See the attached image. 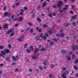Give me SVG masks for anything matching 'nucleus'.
Returning a JSON list of instances; mask_svg holds the SVG:
<instances>
[{"label": "nucleus", "mask_w": 78, "mask_h": 78, "mask_svg": "<svg viewBox=\"0 0 78 78\" xmlns=\"http://www.w3.org/2000/svg\"><path fill=\"white\" fill-rule=\"evenodd\" d=\"M62 5H63V2L62 1H59L58 3L57 4V7L59 8H60Z\"/></svg>", "instance_id": "1"}, {"label": "nucleus", "mask_w": 78, "mask_h": 78, "mask_svg": "<svg viewBox=\"0 0 78 78\" xmlns=\"http://www.w3.org/2000/svg\"><path fill=\"white\" fill-rule=\"evenodd\" d=\"M67 74H68V72H67V71H66L63 73V74L61 75V76L62 78H66V75H67Z\"/></svg>", "instance_id": "2"}, {"label": "nucleus", "mask_w": 78, "mask_h": 78, "mask_svg": "<svg viewBox=\"0 0 78 78\" xmlns=\"http://www.w3.org/2000/svg\"><path fill=\"white\" fill-rule=\"evenodd\" d=\"M72 48L73 51L75 50L76 48V50H78V47L77 45H76L75 46H74V45H73L72 46Z\"/></svg>", "instance_id": "3"}, {"label": "nucleus", "mask_w": 78, "mask_h": 78, "mask_svg": "<svg viewBox=\"0 0 78 78\" xmlns=\"http://www.w3.org/2000/svg\"><path fill=\"white\" fill-rule=\"evenodd\" d=\"M64 36V34H60V35H59L58 34H57L56 35L57 37H63Z\"/></svg>", "instance_id": "4"}, {"label": "nucleus", "mask_w": 78, "mask_h": 78, "mask_svg": "<svg viewBox=\"0 0 78 78\" xmlns=\"http://www.w3.org/2000/svg\"><path fill=\"white\" fill-rule=\"evenodd\" d=\"M24 35H23L21 37V39H20V38L18 39V41H19V42H22V39H24Z\"/></svg>", "instance_id": "5"}, {"label": "nucleus", "mask_w": 78, "mask_h": 78, "mask_svg": "<svg viewBox=\"0 0 78 78\" xmlns=\"http://www.w3.org/2000/svg\"><path fill=\"white\" fill-rule=\"evenodd\" d=\"M10 15L11 13L9 14L8 13V12H5L4 13L5 16H8L9 17H10Z\"/></svg>", "instance_id": "6"}, {"label": "nucleus", "mask_w": 78, "mask_h": 78, "mask_svg": "<svg viewBox=\"0 0 78 78\" xmlns=\"http://www.w3.org/2000/svg\"><path fill=\"white\" fill-rule=\"evenodd\" d=\"M65 8H64L63 9V11H65V10H67L68 8H69V6H68L67 5H65Z\"/></svg>", "instance_id": "7"}, {"label": "nucleus", "mask_w": 78, "mask_h": 78, "mask_svg": "<svg viewBox=\"0 0 78 78\" xmlns=\"http://www.w3.org/2000/svg\"><path fill=\"white\" fill-rule=\"evenodd\" d=\"M14 31V29H12L9 30V31H7V34H9V33H11V32H12V31Z\"/></svg>", "instance_id": "8"}, {"label": "nucleus", "mask_w": 78, "mask_h": 78, "mask_svg": "<svg viewBox=\"0 0 78 78\" xmlns=\"http://www.w3.org/2000/svg\"><path fill=\"white\" fill-rule=\"evenodd\" d=\"M47 3V2H45L42 5V7H45V6H46V4Z\"/></svg>", "instance_id": "9"}, {"label": "nucleus", "mask_w": 78, "mask_h": 78, "mask_svg": "<svg viewBox=\"0 0 78 78\" xmlns=\"http://www.w3.org/2000/svg\"><path fill=\"white\" fill-rule=\"evenodd\" d=\"M18 56H17L16 57V58L15 57L12 56V58L13 60H14V61H16V59H18Z\"/></svg>", "instance_id": "10"}, {"label": "nucleus", "mask_w": 78, "mask_h": 78, "mask_svg": "<svg viewBox=\"0 0 78 78\" xmlns=\"http://www.w3.org/2000/svg\"><path fill=\"white\" fill-rule=\"evenodd\" d=\"M37 51H39V48H37L35 49L34 51V53H36Z\"/></svg>", "instance_id": "11"}, {"label": "nucleus", "mask_w": 78, "mask_h": 78, "mask_svg": "<svg viewBox=\"0 0 78 78\" xmlns=\"http://www.w3.org/2000/svg\"><path fill=\"white\" fill-rule=\"evenodd\" d=\"M73 68L75 70H78V67L76 66H74Z\"/></svg>", "instance_id": "12"}, {"label": "nucleus", "mask_w": 78, "mask_h": 78, "mask_svg": "<svg viewBox=\"0 0 78 78\" xmlns=\"http://www.w3.org/2000/svg\"><path fill=\"white\" fill-rule=\"evenodd\" d=\"M67 52V51L65 50H62L61 51V53L62 54H63V53H66Z\"/></svg>", "instance_id": "13"}, {"label": "nucleus", "mask_w": 78, "mask_h": 78, "mask_svg": "<svg viewBox=\"0 0 78 78\" xmlns=\"http://www.w3.org/2000/svg\"><path fill=\"white\" fill-rule=\"evenodd\" d=\"M23 17H20L19 18V21H20V22H21V21H22V20H23Z\"/></svg>", "instance_id": "14"}, {"label": "nucleus", "mask_w": 78, "mask_h": 78, "mask_svg": "<svg viewBox=\"0 0 78 78\" xmlns=\"http://www.w3.org/2000/svg\"><path fill=\"white\" fill-rule=\"evenodd\" d=\"M47 60H44V62H43V64L44 66H46L47 63Z\"/></svg>", "instance_id": "15"}, {"label": "nucleus", "mask_w": 78, "mask_h": 78, "mask_svg": "<svg viewBox=\"0 0 78 78\" xmlns=\"http://www.w3.org/2000/svg\"><path fill=\"white\" fill-rule=\"evenodd\" d=\"M77 17V16H76V15L74 16H73L72 17V19H76V18Z\"/></svg>", "instance_id": "16"}, {"label": "nucleus", "mask_w": 78, "mask_h": 78, "mask_svg": "<svg viewBox=\"0 0 78 78\" xmlns=\"http://www.w3.org/2000/svg\"><path fill=\"white\" fill-rule=\"evenodd\" d=\"M69 55H67L66 56V57L67 58H68L67 60H68V61H70V60H71V58L69 57Z\"/></svg>", "instance_id": "17"}, {"label": "nucleus", "mask_w": 78, "mask_h": 78, "mask_svg": "<svg viewBox=\"0 0 78 78\" xmlns=\"http://www.w3.org/2000/svg\"><path fill=\"white\" fill-rule=\"evenodd\" d=\"M32 58L34 59H35L37 58V57L35 55H33L32 56Z\"/></svg>", "instance_id": "18"}, {"label": "nucleus", "mask_w": 78, "mask_h": 78, "mask_svg": "<svg viewBox=\"0 0 78 78\" xmlns=\"http://www.w3.org/2000/svg\"><path fill=\"white\" fill-rule=\"evenodd\" d=\"M40 51H46V49H45V48H42L41 49Z\"/></svg>", "instance_id": "19"}, {"label": "nucleus", "mask_w": 78, "mask_h": 78, "mask_svg": "<svg viewBox=\"0 0 78 78\" xmlns=\"http://www.w3.org/2000/svg\"><path fill=\"white\" fill-rule=\"evenodd\" d=\"M5 53H9V50L8 49H6L5 50Z\"/></svg>", "instance_id": "20"}, {"label": "nucleus", "mask_w": 78, "mask_h": 78, "mask_svg": "<svg viewBox=\"0 0 78 78\" xmlns=\"http://www.w3.org/2000/svg\"><path fill=\"white\" fill-rule=\"evenodd\" d=\"M48 32L50 34H53V32L50 30L48 31Z\"/></svg>", "instance_id": "21"}, {"label": "nucleus", "mask_w": 78, "mask_h": 78, "mask_svg": "<svg viewBox=\"0 0 78 78\" xmlns=\"http://www.w3.org/2000/svg\"><path fill=\"white\" fill-rule=\"evenodd\" d=\"M26 51L27 53H30V52H31V50H30V49H27Z\"/></svg>", "instance_id": "22"}, {"label": "nucleus", "mask_w": 78, "mask_h": 78, "mask_svg": "<svg viewBox=\"0 0 78 78\" xmlns=\"http://www.w3.org/2000/svg\"><path fill=\"white\" fill-rule=\"evenodd\" d=\"M51 68L52 69H53V68H54V67H55V65H53V64H52L51 65Z\"/></svg>", "instance_id": "23"}, {"label": "nucleus", "mask_w": 78, "mask_h": 78, "mask_svg": "<svg viewBox=\"0 0 78 78\" xmlns=\"http://www.w3.org/2000/svg\"><path fill=\"white\" fill-rule=\"evenodd\" d=\"M8 25L5 24L4 25V27L5 28H8Z\"/></svg>", "instance_id": "24"}, {"label": "nucleus", "mask_w": 78, "mask_h": 78, "mask_svg": "<svg viewBox=\"0 0 78 78\" xmlns=\"http://www.w3.org/2000/svg\"><path fill=\"white\" fill-rule=\"evenodd\" d=\"M49 17H53V16H52V14L51 13H50L49 14Z\"/></svg>", "instance_id": "25"}, {"label": "nucleus", "mask_w": 78, "mask_h": 78, "mask_svg": "<svg viewBox=\"0 0 78 78\" xmlns=\"http://www.w3.org/2000/svg\"><path fill=\"white\" fill-rule=\"evenodd\" d=\"M30 33H33V29H31L30 30Z\"/></svg>", "instance_id": "26"}, {"label": "nucleus", "mask_w": 78, "mask_h": 78, "mask_svg": "<svg viewBox=\"0 0 78 78\" xmlns=\"http://www.w3.org/2000/svg\"><path fill=\"white\" fill-rule=\"evenodd\" d=\"M62 69H63V70H66L67 69V68H66V67H63L62 68Z\"/></svg>", "instance_id": "27"}, {"label": "nucleus", "mask_w": 78, "mask_h": 78, "mask_svg": "<svg viewBox=\"0 0 78 78\" xmlns=\"http://www.w3.org/2000/svg\"><path fill=\"white\" fill-rule=\"evenodd\" d=\"M43 37L44 40L47 39V36H44Z\"/></svg>", "instance_id": "28"}, {"label": "nucleus", "mask_w": 78, "mask_h": 78, "mask_svg": "<svg viewBox=\"0 0 78 78\" xmlns=\"http://www.w3.org/2000/svg\"><path fill=\"white\" fill-rule=\"evenodd\" d=\"M40 37H43V34L42 33H41L40 35Z\"/></svg>", "instance_id": "29"}, {"label": "nucleus", "mask_w": 78, "mask_h": 78, "mask_svg": "<svg viewBox=\"0 0 78 78\" xmlns=\"http://www.w3.org/2000/svg\"><path fill=\"white\" fill-rule=\"evenodd\" d=\"M30 48L32 51H33V46H31Z\"/></svg>", "instance_id": "30"}, {"label": "nucleus", "mask_w": 78, "mask_h": 78, "mask_svg": "<svg viewBox=\"0 0 78 78\" xmlns=\"http://www.w3.org/2000/svg\"><path fill=\"white\" fill-rule=\"evenodd\" d=\"M14 15H12V16H11V19H14Z\"/></svg>", "instance_id": "31"}, {"label": "nucleus", "mask_w": 78, "mask_h": 78, "mask_svg": "<svg viewBox=\"0 0 78 78\" xmlns=\"http://www.w3.org/2000/svg\"><path fill=\"white\" fill-rule=\"evenodd\" d=\"M3 9L4 11H5L6 9V7H4V8H3Z\"/></svg>", "instance_id": "32"}, {"label": "nucleus", "mask_w": 78, "mask_h": 78, "mask_svg": "<svg viewBox=\"0 0 78 78\" xmlns=\"http://www.w3.org/2000/svg\"><path fill=\"white\" fill-rule=\"evenodd\" d=\"M28 25L29 26H31V25H32V24L31 23H28Z\"/></svg>", "instance_id": "33"}, {"label": "nucleus", "mask_w": 78, "mask_h": 78, "mask_svg": "<svg viewBox=\"0 0 78 78\" xmlns=\"http://www.w3.org/2000/svg\"><path fill=\"white\" fill-rule=\"evenodd\" d=\"M1 53L3 55H5L6 54V53H5V52L4 51H2Z\"/></svg>", "instance_id": "34"}, {"label": "nucleus", "mask_w": 78, "mask_h": 78, "mask_svg": "<svg viewBox=\"0 0 78 78\" xmlns=\"http://www.w3.org/2000/svg\"><path fill=\"white\" fill-rule=\"evenodd\" d=\"M39 36H38L36 37V40L37 41L39 40Z\"/></svg>", "instance_id": "35"}, {"label": "nucleus", "mask_w": 78, "mask_h": 78, "mask_svg": "<svg viewBox=\"0 0 78 78\" xmlns=\"http://www.w3.org/2000/svg\"><path fill=\"white\" fill-rule=\"evenodd\" d=\"M53 8H57V6L55 5H53L52 6Z\"/></svg>", "instance_id": "36"}, {"label": "nucleus", "mask_w": 78, "mask_h": 78, "mask_svg": "<svg viewBox=\"0 0 78 78\" xmlns=\"http://www.w3.org/2000/svg\"><path fill=\"white\" fill-rule=\"evenodd\" d=\"M69 25H70V23H67L66 24V27H68V26H69Z\"/></svg>", "instance_id": "37"}, {"label": "nucleus", "mask_w": 78, "mask_h": 78, "mask_svg": "<svg viewBox=\"0 0 78 78\" xmlns=\"http://www.w3.org/2000/svg\"><path fill=\"white\" fill-rule=\"evenodd\" d=\"M45 36H46V37H48L49 35H48V34L47 33H46L45 34Z\"/></svg>", "instance_id": "38"}, {"label": "nucleus", "mask_w": 78, "mask_h": 78, "mask_svg": "<svg viewBox=\"0 0 78 78\" xmlns=\"http://www.w3.org/2000/svg\"><path fill=\"white\" fill-rule=\"evenodd\" d=\"M75 62L76 63H78V59H76V60L75 61Z\"/></svg>", "instance_id": "39"}, {"label": "nucleus", "mask_w": 78, "mask_h": 78, "mask_svg": "<svg viewBox=\"0 0 78 78\" xmlns=\"http://www.w3.org/2000/svg\"><path fill=\"white\" fill-rule=\"evenodd\" d=\"M49 76L50 78H52V75L51 74H49Z\"/></svg>", "instance_id": "40"}, {"label": "nucleus", "mask_w": 78, "mask_h": 78, "mask_svg": "<svg viewBox=\"0 0 78 78\" xmlns=\"http://www.w3.org/2000/svg\"><path fill=\"white\" fill-rule=\"evenodd\" d=\"M70 14H73V11H70Z\"/></svg>", "instance_id": "41"}, {"label": "nucleus", "mask_w": 78, "mask_h": 78, "mask_svg": "<svg viewBox=\"0 0 78 78\" xmlns=\"http://www.w3.org/2000/svg\"><path fill=\"white\" fill-rule=\"evenodd\" d=\"M44 27V28H47V25L46 24H44V26H43Z\"/></svg>", "instance_id": "42"}, {"label": "nucleus", "mask_w": 78, "mask_h": 78, "mask_svg": "<svg viewBox=\"0 0 78 78\" xmlns=\"http://www.w3.org/2000/svg\"><path fill=\"white\" fill-rule=\"evenodd\" d=\"M59 11L61 12V13H62L63 12V11H62V10L60 9L59 10Z\"/></svg>", "instance_id": "43"}, {"label": "nucleus", "mask_w": 78, "mask_h": 78, "mask_svg": "<svg viewBox=\"0 0 78 78\" xmlns=\"http://www.w3.org/2000/svg\"><path fill=\"white\" fill-rule=\"evenodd\" d=\"M14 33H12L11 34H10V36H14Z\"/></svg>", "instance_id": "44"}, {"label": "nucleus", "mask_w": 78, "mask_h": 78, "mask_svg": "<svg viewBox=\"0 0 78 78\" xmlns=\"http://www.w3.org/2000/svg\"><path fill=\"white\" fill-rule=\"evenodd\" d=\"M3 48H4L3 46H0V48L1 49H3Z\"/></svg>", "instance_id": "45"}, {"label": "nucleus", "mask_w": 78, "mask_h": 78, "mask_svg": "<svg viewBox=\"0 0 78 78\" xmlns=\"http://www.w3.org/2000/svg\"><path fill=\"white\" fill-rule=\"evenodd\" d=\"M75 57V54H73V56H72V58H74Z\"/></svg>", "instance_id": "46"}, {"label": "nucleus", "mask_w": 78, "mask_h": 78, "mask_svg": "<svg viewBox=\"0 0 78 78\" xmlns=\"http://www.w3.org/2000/svg\"><path fill=\"white\" fill-rule=\"evenodd\" d=\"M53 44H54L53 42H50L49 44H50V45H53Z\"/></svg>", "instance_id": "47"}, {"label": "nucleus", "mask_w": 78, "mask_h": 78, "mask_svg": "<svg viewBox=\"0 0 78 78\" xmlns=\"http://www.w3.org/2000/svg\"><path fill=\"white\" fill-rule=\"evenodd\" d=\"M72 25L75 26L76 25V23L75 22H73L72 23Z\"/></svg>", "instance_id": "48"}, {"label": "nucleus", "mask_w": 78, "mask_h": 78, "mask_svg": "<svg viewBox=\"0 0 78 78\" xmlns=\"http://www.w3.org/2000/svg\"><path fill=\"white\" fill-rule=\"evenodd\" d=\"M39 69H41V70H43V68H42V67H40Z\"/></svg>", "instance_id": "49"}, {"label": "nucleus", "mask_w": 78, "mask_h": 78, "mask_svg": "<svg viewBox=\"0 0 78 78\" xmlns=\"http://www.w3.org/2000/svg\"><path fill=\"white\" fill-rule=\"evenodd\" d=\"M54 41H55V42H57V41H58L57 40H56V38H54Z\"/></svg>", "instance_id": "50"}, {"label": "nucleus", "mask_w": 78, "mask_h": 78, "mask_svg": "<svg viewBox=\"0 0 78 78\" xmlns=\"http://www.w3.org/2000/svg\"><path fill=\"white\" fill-rule=\"evenodd\" d=\"M53 16H56V13H54L53 14Z\"/></svg>", "instance_id": "51"}, {"label": "nucleus", "mask_w": 78, "mask_h": 78, "mask_svg": "<svg viewBox=\"0 0 78 78\" xmlns=\"http://www.w3.org/2000/svg\"><path fill=\"white\" fill-rule=\"evenodd\" d=\"M3 66V64H0V67H2Z\"/></svg>", "instance_id": "52"}, {"label": "nucleus", "mask_w": 78, "mask_h": 78, "mask_svg": "<svg viewBox=\"0 0 78 78\" xmlns=\"http://www.w3.org/2000/svg\"><path fill=\"white\" fill-rule=\"evenodd\" d=\"M24 9V10H27V9H28V8H27V7H25Z\"/></svg>", "instance_id": "53"}, {"label": "nucleus", "mask_w": 78, "mask_h": 78, "mask_svg": "<svg viewBox=\"0 0 78 78\" xmlns=\"http://www.w3.org/2000/svg\"><path fill=\"white\" fill-rule=\"evenodd\" d=\"M16 6H18V5H19V3H16Z\"/></svg>", "instance_id": "54"}, {"label": "nucleus", "mask_w": 78, "mask_h": 78, "mask_svg": "<svg viewBox=\"0 0 78 78\" xmlns=\"http://www.w3.org/2000/svg\"><path fill=\"white\" fill-rule=\"evenodd\" d=\"M60 22H61V20H58L57 21V23H60Z\"/></svg>", "instance_id": "55"}, {"label": "nucleus", "mask_w": 78, "mask_h": 78, "mask_svg": "<svg viewBox=\"0 0 78 78\" xmlns=\"http://www.w3.org/2000/svg\"><path fill=\"white\" fill-rule=\"evenodd\" d=\"M73 53V52H72V51H70L69 53V55H72V54Z\"/></svg>", "instance_id": "56"}, {"label": "nucleus", "mask_w": 78, "mask_h": 78, "mask_svg": "<svg viewBox=\"0 0 78 78\" xmlns=\"http://www.w3.org/2000/svg\"><path fill=\"white\" fill-rule=\"evenodd\" d=\"M42 32V30H41V29H39V32L41 33Z\"/></svg>", "instance_id": "57"}, {"label": "nucleus", "mask_w": 78, "mask_h": 78, "mask_svg": "<svg viewBox=\"0 0 78 78\" xmlns=\"http://www.w3.org/2000/svg\"><path fill=\"white\" fill-rule=\"evenodd\" d=\"M27 46V44H26L24 45V48H26Z\"/></svg>", "instance_id": "58"}, {"label": "nucleus", "mask_w": 78, "mask_h": 78, "mask_svg": "<svg viewBox=\"0 0 78 78\" xmlns=\"http://www.w3.org/2000/svg\"><path fill=\"white\" fill-rule=\"evenodd\" d=\"M9 47L10 48H11V45H10V44H9Z\"/></svg>", "instance_id": "59"}, {"label": "nucleus", "mask_w": 78, "mask_h": 78, "mask_svg": "<svg viewBox=\"0 0 78 78\" xmlns=\"http://www.w3.org/2000/svg\"><path fill=\"white\" fill-rule=\"evenodd\" d=\"M75 6V5H71V7L72 8L74 9L75 8V7H74Z\"/></svg>", "instance_id": "60"}, {"label": "nucleus", "mask_w": 78, "mask_h": 78, "mask_svg": "<svg viewBox=\"0 0 78 78\" xmlns=\"http://www.w3.org/2000/svg\"><path fill=\"white\" fill-rule=\"evenodd\" d=\"M18 71V69H16L15 70V72H17Z\"/></svg>", "instance_id": "61"}, {"label": "nucleus", "mask_w": 78, "mask_h": 78, "mask_svg": "<svg viewBox=\"0 0 78 78\" xmlns=\"http://www.w3.org/2000/svg\"><path fill=\"white\" fill-rule=\"evenodd\" d=\"M68 1V0H64V2H66Z\"/></svg>", "instance_id": "62"}, {"label": "nucleus", "mask_w": 78, "mask_h": 78, "mask_svg": "<svg viewBox=\"0 0 78 78\" xmlns=\"http://www.w3.org/2000/svg\"><path fill=\"white\" fill-rule=\"evenodd\" d=\"M76 77H78V73L76 74Z\"/></svg>", "instance_id": "63"}, {"label": "nucleus", "mask_w": 78, "mask_h": 78, "mask_svg": "<svg viewBox=\"0 0 78 78\" xmlns=\"http://www.w3.org/2000/svg\"><path fill=\"white\" fill-rule=\"evenodd\" d=\"M18 26V24H16L15 25V27H17Z\"/></svg>", "instance_id": "64"}]
</instances>
